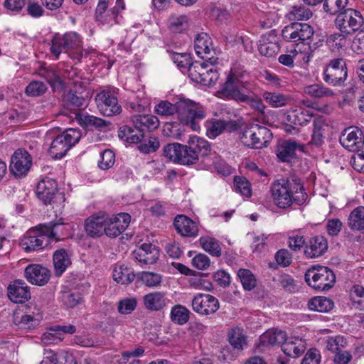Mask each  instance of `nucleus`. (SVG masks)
I'll list each match as a JSON object with an SVG mask.
<instances>
[{"instance_id":"obj_1","label":"nucleus","mask_w":364,"mask_h":364,"mask_svg":"<svg viewBox=\"0 0 364 364\" xmlns=\"http://www.w3.org/2000/svg\"><path fill=\"white\" fill-rule=\"evenodd\" d=\"M154 110L158 114L165 117L176 113L180 122L193 131L200 129L199 122L205 117L204 108L189 100H180L175 105L168 101H161L156 105Z\"/></svg>"},{"instance_id":"obj_2","label":"nucleus","mask_w":364,"mask_h":364,"mask_svg":"<svg viewBox=\"0 0 364 364\" xmlns=\"http://www.w3.org/2000/svg\"><path fill=\"white\" fill-rule=\"evenodd\" d=\"M273 203L279 208H287L293 203L304 204L308 195L299 178L281 179L274 181L270 187Z\"/></svg>"},{"instance_id":"obj_3","label":"nucleus","mask_w":364,"mask_h":364,"mask_svg":"<svg viewBox=\"0 0 364 364\" xmlns=\"http://www.w3.org/2000/svg\"><path fill=\"white\" fill-rule=\"evenodd\" d=\"M65 227L63 222H50L40 224L30 230L21 239L20 245L26 252L38 251L47 247L52 241L59 240L63 235Z\"/></svg>"},{"instance_id":"obj_4","label":"nucleus","mask_w":364,"mask_h":364,"mask_svg":"<svg viewBox=\"0 0 364 364\" xmlns=\"http://www.w3.org/2000/svg\"><path fill=\"white\" fill-rule=\"evenodd\" d=\"M272 139V133L266 127L257 124L247 125L241 136L242 143L252 149H262Z\"/></svg>"},{"instance_id":"obj_5","label":"nucleus","mask_w":364,"mask_h":364,"mask_svg":"<svg viewBox=\"0 0 364 364\" xmlns=\"http://www.w3.org/2000/svg\"><path fill=\"white\" fill-rule=\"evenodd\" d=\"M305 281L315 290L327 291L336 282V276L328 267L323 266L313 267L306 271Z\"/></svg>"},{"instance_id":"obj_6","label":"nucleus","mask_w":364,"mask_h":364,"mask_svg":"<svg viewBox=\"0 0 364 364\" xmlns=\"http://www.w3.org/2000/svg\"><path fill=\"white\" fill-rule=\"evenodd\" d=\"M208 141L200 137L191 136L187 145L181 144L178 164L191 166L198 160L199 154H205Z\"/></svg>"},{"instance_id":"obj_7","label":"nucleus","mask_w":364,"mask_h":364,"mask_svg":"<svg viewBox=\"0 0 364 364\" xmlns=\"http://www.w3.org/2000/svg\"><path fill=\"white\" fill-rule=\"evenodd\" d=\"M81 133L75 129H68L58 135L52 141L49 154L53 159H61L80 140Z\"/></svg>"},{"instance_id":"obj_8","label":"nucleus","mask_w":364,"mask_h":364,"mask_svg":"<svg viewBox=\"0 0 364 364\" xmlns=\"http://www.w3.org/2000/svg\"><path fill=\"white\" fill-rule=\"evenodd\" d=\"M314 36V28L308 23H291L282 31L284 41L291 43H306L311 48Z\"/></svg>"},{"instance_id":"obj_9","label":"nucleus","mask_w":364,"mask_h":364,"mask_svg":"<svg viewBox=\"0 0 364 364\" xmlns=\"http://www.w3.org/2000/svg\"><path fill=\"white\" fill-rule=\"evenodd\" d=\"M348 77L346 61L342 58H334L329 61L323 73L324 82L332 86H340Z\"/></svg>"},{"instance_id":"obj_10","label":"nucleus","mask_w":364,"mask_h":364,"mask_svg":"<svg viewBox=\"0 0 364 364\" xmlns=\"http://www.w3.org/2000/svg\"><path fill=\"white\" fill-rule=\"evenodd\" d=\"M336 25L341 32L350 34L363 27L364 18L360 11L348 9L338 14L336 18Z\"/></svg>"},{"instance_id":"obj_11","label":"nucleus","mask_w":364,"mask_h":364,"mask_svg":"<svg viewBox=\"0 0 364 364\" xmlns=\"http://www.w3.org/2000/svg\"><path fill=\"white\" fill-rule=\"evenodd\" d=\"M247 90L245 82L232 70L226 78V81L221 85L219 92L227 99H232L236 101L246 100Z\"/></svg>"},{"instance_id":"obj_12","label":"nucleus","mask_w":364,"mask_h":364,"mask_svg":"<svg viewBox=\"0 0 364 364\" xmlns=\"http://www.w3.org/2000/svg\"><path fill=\"white\" fill-rule=\"evenodd\" d=\"M117 89L112 88L101 91L97 94L95 101L99 111L103 115L110 117L118 114L122 107L117 97Z\"/></svg>"},{"instance_id":"obj_13","label":"nucleus","mask_w":364,"mask_h":364,"mask_svg":"<svg viewBox=\"0 0 364 364\" xmlns=\"http://www.w3.org/2000/svg\"><path fill=\"white\" fill-rule=\"evenodd\" d=\"M194 48L197 55L203 60L212 65L217 63L218 58L213 47L212 40L206 33H200L196 36Z\"/></svg>"},{"instance_id":"obj_14","label":"nucleus","mask_w":364,"mask_h":364,"mask_svg":"<svg viewBox=\"0 0 364 364\" xmlns=\"http://www.w3.org/2000/svg\"><path fill=\"white\" fill-rule=\"evenodd\" d=\"M220 307L217 298L207 294H198L192 300L193 310L197 314L206 316L215 313Z\"/></svg>"},{"instance_id":"obj_15","label":"nucleus","mask_w":364,"mask_h":364,"mask_svg":"<svg viewBox=\"0 0 364 364\" xmlns=\"http://www.w3.org/2000/svg\"><path fill=\"white\" fill-rule=\"evenodd\" d=\"M31 164L32 159L28 151L18 149L11 156L9 168L16 177L21 178L28 173Z\"/></svg>"},{"instance_id":"obj_16","label":"nucleus","mask_w":364,"mask_h":364,"mask_svg":"<svg viewBox=\"0 0 364 364\" xmlns=\"http://www.w3.org/2000/svg\"><path fill=\"white\" fill-rule=\"evenodd\" d=\"M131 216L128 213H122L109 217L107 214L105 223V235L110 237L119 236L128 227Z\"/></svg>"},{"instance_id":"obj_17","label":"nucleus","mask_w":364,"mask_h":364,"mask_svg":"<svg viewBox=\"0 0 364 364\" xmlns=\"http://www.w3.org/2000/svg\"><path fill=\"white\" fill-rule=\"evenodd\" d=\"M340 142L350 151H359L364 144L363 133L357 127H348L343 132L340 137Z\"/></svg>"},{"instance_id":"obj_18","label":"nucleus","mask_w":364,"mask_h":364,"mask_svg":"<svg viewBox=\"0 0 364 364\" xmlns=\"http://www.w3.org/2000/svg\"><path fill=\"white\" fill-rule=\"evenodd\" d=\"M26 279L32 284L43 286L47 284L50 277V271L38 264L28 265L24 270Z\"/></svg>"},{"instance_id":"obj_19","label":"nucleus","mask_w":364,"mask_h":364,"mask_svg":"<svg viewBox=\"0 0 364 364\" xmlns=\"http://www.w3.org/2000/svg\"><path fill=\"white\" fill-rule=\"evenodd\" d=\"M9 299L14 303H23L31 298L29 287L26 282L17 279L11 283L7 288Z\"/></svg>"},{"instance_id":"obj_20","label":"nucleus","mask_w":364,"mask_h":364,"mask_svg":"<svg viewBox=\"0 0 364 364\" xmlns=\"http://www.w3.org/2000/svg\"><path fill=\"white\" fill-rule=\"evenodd\" d=\"M328 247V241L324 237L314 236L306 240L304 253L307 258H316L323 255Z\"/></svg>"},{"instance_id":"obj_21","label":"nucleus","mask_w":364,"mask_h":364,"mask_svg":"<svg viewBox=\"0 0 364 364\" xmlns=\"http://www.w3.org/2000/svg\"><path fill=\"white\" fill-rule=\"evenodd\" d=\"M133 255L141 264H152L158 259L159 251L151 243H143L133 252Z\"/></svg>"},{"instance_id":"obj_22","label":"nucleus","mask_w":364,"mask_h":364,"mask_svg":"<svg viewBox=\"0 0 364 364\" xmlns=\"http://www.w3.org/2000/svg\"><path fill=\"white\" fill-rule=\"evenodd\" d=\"M107 214H94L86 219L85 223V231L90 236L97 237L105 234V223Z\"/></svg>"},{"instance_id":"obj_23","label":"nucleus","mask_w":364,"mask_h":364,"mask_svg":"<svg viewBox=\"0 0 364 364\" xmlns=\"http://www.w3.org/2000/svg\"><path fill=\"white\" fill-rule=\"evenodd\" d=\"M173 225L178 233L183 237H195L198 234L197 223L184 215H177Z\"/></svg>"},{"instance_id":"obj_24","label":"nucleus","mask_w":364,"mask_h":364,"mask_svg":"<svg viewBox=\"0 0 364 364\" xmlns=\"http://www.w3.org/2000/svg\"><path fill=\"white\" fill-rule=\"evenodd\" d=\"M56 192L57 183L50 178L42 179L36 186V195L45 205L52 202Z\"/></svg>"},{"instance_id":"obj_25","label":"nucleus","mask_w":364,"mask_h":364,"mask_svg":"<svg viewBox=\"0 0 364 364\" xmlns=\"http://www.w3.org/2000/svg\"><path fill=\"white\" fill-rule=\"evenodd\" d=\"M108 4L109 0H99L95 11V20L102 24L112 25L117 22L118 9H107Z\"/></svg>"},{"instance_id":"obj_26","label":"nucleus","mask_w":364,"mask_h":364,"mask_svg":"<svg viewBox=\"0 0 364 364\" xmlns=\"http://www.w3.org/2000/svg\"><path fill=\"white\" fill-rule=\"evenodd\" d=\"M306 348L304 340L298 337L287 338L282 344V351L287 355L294 358L301 355Z\"/></svg>"},{"instance_id":"obj_27","label":"nucleus","mask_w":364,"mask_h":364,"mask_svg":"<svg viewBox=\"0 0 364 364\" xmlns=\"http://www.w3.org/2000/svg\"><path fill=\"white\" fill-rule=\"evenodd\" d=\"M144 308L150 311H159L166 305L167 298L164 292L154 291L143 296Z\"/></svg>"},{"instance_id":"obj_28","label":"nucleus","mask_w":364,"mask_h":364,"mask_svg":"<svg viewBox=\"0 0 364 364\" xmlns=\"http://www.w3.org/2000/svg\"><path fill=\"white\" fill-rule=\"evenodd\" d=\"M303 145L293 140H285L279 143L276 154L282 161H289L295 156V151H303Z\"/></svg>"},{"instance_id":"obj_29","label":"nucleus","mask_w":364,"mask_h":364,"mask_svg":"<svg viewBox=\"0 0 364 364\" xmlns=\"http://www.w3.org/2000/svg\"><path fill=\"white\" fill-rule=\"evenodd\" d=\"M134 127L142 133L146 131L153 132L159 126L157 117L151 114H137L132 117Z\"/></svg>"},{"instance_id":"obj_30","label":"nucleus","mask_w":364,"mask_h":364,"mask_svg":"<svg viewBox=\"0 0 364 364\" xmlns=\"http://www.w3.org/2000/svg\"><path fill=\"white\" fill-rule=\"evenodd\" d=\"M40 364H77L75 357L68 352L60 350L55 353L47 350Z\"/></svg>"},{"instance_id":"obj_31","label":"nucleus","mask_w":364,"mask_h":364,"mask_svg":"<svg viewBox=\"0 0 364 364\" xmlns=\"http://www.w3.org/2000/svg\"><path fill=\"white\" fill-rule=\"evenodd\" d=\"M208 64L209 63L204 60L203 63L196 62L191 64L188 68L189 77L191 79L203 85H208V82H205L208 79Z\"/></svg>"},{"instance_id":"obj_32","label":"nucleus","mask_w":364,"mask_h":364,"mask_svg":"<svg viewBox=\"0 0 364 364\" xmlns=\"http://www.w3.org/2000/svg\"><path fill=\"white\" fill-rule=\"evenodd\" d=\"M42 319L41 314L37 312H26L21 316L16 315L14 317V323L19 328L25 330H31L37 327Z\"/></svg>"},{"instance_id":"obj_33","label":"nucleus","mask_w":364,"mask_h":364,"mask_svg":"<svg viewBox=\"0 0 364 364\" xmlns=\"http://www.w3.org/2000/svg\"><path fill=\"white\" fill-rule=\"evenodd\" d=\"M53 260L58 276L61 275L71 264L70 256L64 249L56 250L53 254Z\"/></svg>"},{"instance_id":"obj_34","label":"nucleus","mask_w":364,"mask_h":364,"mask_svg":"<svg viewBox=\"0 0 364 364\" xmlns=\"http://www.w3.org/2000/svg\"><path fill=\"white\" fill-rule=\"evenodd\" d=\"M232 123L230 119H212L206 122V134L209 138L214 139L223 132L227 127Z\"/></svg>"},{"instance_id":"obj_35","label":"nucleus","mask_w":364,"mask_h":364,"mask_svg":"<svg viewBox=\"0 0 364 364\" xmlns=\"http://www.w3.org/2000/svg\"><path fill=\"white\" fill-rule=\"evenodd\" d=\"M286 333L282 330L273 329L267 331L259 338L263 346H274L282 344L285 341Z\"/></svg>"},{"instance_id":"obj_36","label":"nucleus","mask_w":364,"mask_h":364,"mask_svg":"<svg viewBox=\"0 0 364 364\" xmlns=\"http://www.w3.org/2000/svg\"><path fill=\"white\" fill-rule=\"evenodd\" d=\"M228 341L233 348L243 350L247 348V338L242 328L234 327L228 332Z\"/></svg>"},{"instance_id":"obj_37","label":"nucleus","mask_w":364,"mask_h":364,"mask_svg":"<svg viewBox=\"0 0 364 364\" xmlns=\"http://www.w3.org/2000/svg\"><path fill=\"white\" fill-rule=\"evenodd\" d=\"M118 136L120 139L130 144L139 143L144 138V134L140 130H137L135 127L134 129L127 125L119 128Z\"/></svg>"},{"instance_id":"obj_38","label":"nucleus","mask_w":364,"mask_h":364,"mask_svg":"<svg viewBox=\"0 0 364 364\" xmlns=\"http://www.w3.org/2000/svg\"><path fill=\"white\" fill-rule=\"evenodd\" d=\"M304 92L314 98H328L335 95L332 90L319 84H313L304 87Z\"/></svg>"},{"instance_id":"obj_39","label":"nucleus","mask_w":364,"mask_h":364,"mask_svg":"<svg viewBox=\"0 0 364 364\" xmlns=\"http://www.w3.org/2000/svg\"><path fill=\"white\" fill-rule=\"evenodd\" d=\"M348 225L353 230L364 229V206L354 208L348 218Z\"/></svg>"},{"instance_id":"obj_40","label":"nucleus","mask_w":364,"mask_h":364,"mask_svg":"<svg viewBox=\"0 0 364 364\" xmlns=\"http://www.w3.org/2000/svg\"><path fill=\"white\" fill-rule=\"evenodd\" d=\"M112 277L117 283L126 285L134 279L135 274L127 267L117 265L114 268Z\"/></svg>"},{"instance_id":"obj_41","label":"nucleus","mask_w":364,"mask_h":364,"mask_svg":"<svg viewBox=\"0 0 364 364\" xmlns=\"http://www.w3.org/2000/svg\"><path fill=\"white\" fill-rule=\"evenodd\" d=\"M333 302L323 296H316L308 303L310 310L318 312H328L333 308Z\"/></svg>"},{"instance_id":"obj_42","label":"nucleus","mask_w":364,"mask_h":364,"mask_svg":"<svg viewBox=\"0 0 364 364\" xmlns=\"http://www.w3.org/2000/svg\"><path fill=\"white\" fill-rule=\"evenodd\" d=\"M199 242L202 248L210 255L215 257H220L222 255L221 247L218 241L211 237H201Z\"/></svg>"},{"instance_id":"obj_43","label":"nucleus","mask_w":364,"mask_h":364,"mask_svg":"<svg viewBox=\"0 0 364 364\" xmlns=\"http://www.w3.org/2000/svg\"><path fill=\"white\" fill-rule=\"evenodd\" d=\"M78 121L81 126L87 129L102 128L108 126L109 123L105 120L87 114H82L78 117Z\"/></svg>"},{"instance_id":"obj_44","label":"nucleus","mask_w":364,"mask_h":364,"mask_svg":"<svg viewBox=\"0 0 364 364\" xmlns=\"http://www.w3.org/2000/svg\"><path fill=\"white\" fill-rule=\"evenodd\" d=\"M168 27L172 32L181 33L188 27V20L185 15H171L168 21Z\"/></svg>"},{"instance_id":"obj_45","label":"nucleus","mask_w":364,"mask_h":364,"mask_svg":"<svg viewBox=\"0 0 364 364\" xmlns=\"http://www.w3.org/2000/svg\"><path fill=\"white\" fill-rule=\"evenodd\" d=\"M262 97L272 107L285 106L289 101L287 95L276 92L265 91L262 93Z\"/></svg>"},{"instance_id":"obj_46","label":"nucleus","mask_w":364,"mask_h":364,"mask_svg":"<svg viewBox=\"0 0 364 364\" xmlns=\"http://www.w3.org/2000/svg\"><path fill=\"white\" fill-rule=\"evenodd\" d=\"M326 44L332 51H339L348 44L347 34L345 33L331 34L327 38Z\"/></svg>"},{"instance_id":"obj_47","label":"nucleus","mask_w":364,"mask_h":364,"mask_svg":"<svg viewBox=\"0 0 364 364\" xmlns=\"http://www.w3.org/2000/svg\"><path fill=\"white\" fill-rule=\"evenodd\" d=\"M190 311L182 305H176L171 311L172 321L178 325H184L189 320Z\"/></svg>"},{"instance_id":"obj_48","label":"nucleus","mask_w":364,"mask_h":364,"mask_svg":"<svg viewBox=\"0 0 364 364\" xmlns=\"http://www.w3.org/2000/svg\"><path fill=\"white\" fill-rule=\"evenodd\" d=\"M314 129L311 136V140L309 144L311 145H315L319 146L322 144L323 139V128L325 125L324 121L321 117H315L314 119Z\"/></svg>"},{"instance_id":"obj_49","label":"nucleus","mask_w":364,"mask_h":364,"mask_svg":"<svg viewBox=\"0 0 364 364\" xmlns=\"http://www.w3.org/2000/svg\"><path fill=\"white\" fill-rule=\"evenodd\" d=\"M350 299L354 308L364 310V288L362 286L355 285L351 288Z\"/></svg>"},{"instance_id":"obj_50","label":"nucleus","mask_w":364,"mask_h":364,"mask_svg":"<svg viewBox=\"0 0 364 364\" xmlns=\"http://www.w3.org/2000/svg\"><path fill=\"white\" fill-rule=\"evenodd\" d=\"M312 14V11L306 6L296 5L289 11V18L292 21H304L309 19Z\"/></svg>"},{"instance_id":"obj_51","label":"nucleus","mask_w":364,"mask_h":364,"mask_svg":"<svg viewBox=\"0 0 364 364\" xmlns=\"http://www.w3.org/2000/svg\"><path fill=\"white\" fill-rule=\"evenodd\" d=\"M69 51L63 35L56 34L51 41V53L58 59L62 53H68Z\"/></svg>"},{"instance_id":"obj_52","label":"nucleus","mask_w":364,"mask_h":364,"mask_svg":"<svg viewBox=\"0 0 364 364\" xmlns=\"http://www.w3.org/2000/svg\"><path fill=\"white\" fill-rule=\"evenodd\" d=\"M289 117L295 125L305 126L311 122L314 115L309 110L299 109L292 112Z\"/></svg>"},{"instance_id":"obj_53","label":"nucleus","mask_w":364,"mask_h":364,"mask_svg":"<svg viewBox=\"0 0 364 364\" xmlns=\"http://www.w3.org/2000/svg\"><path fill=\"white\" fill-rule=\"evenodd\" d=\"M237 276L245 290L250 291L256 287V278L250 270L240 269L237 272Z\"/></svg>"},{"instance_id":"obj_54","label":"nucleus","mask_w":364,"mask_h":364,"mask_svg":"<svg viewBox=\"0 0 364 364\" xmlns=\"http://www.w3.org/2000/svg\"><path fill=\"white\" fill-rule=\"evenodd\" d=\"M201 156V168L210 171H214L216 162L219 159V155L215 152L210 150V144H208V150L205 154H200Z\"/></svg>"},{"instance_id":"obj_55","label":"nucleus","mask_w":364,"mask_h":364,"mask_svg":"<svg viewBox=\"0 0 364 364\" xmlns=\"http://www.w3.org/2000/svg\"><path fill=\"white\" fill-rule=\"evenodd\" d=\"M38 74L41 77H43L46 81L52 86H55L56 84L60 82L59 75L51 67L42 66L39 69Z\"/></svg>"},{"instance_id":"obj_56","label":"nucleus","mask_w":364,"mask_h":364,"mask_svg":"<svg viewBox=\"0 0 364 364\" xmlns=\"http://www.w3.org/2000/svg\"><path fill=\"white\" fill-rule=\"evenodd\" d=\"M61 299L66 306L72 308L81 302L82 296L77 291L65 290L62 292Z\"/></svg>"},{"instance_id":"obj_57","label":"nucleus","mask_w":364,"mask_h":364,"mask_svg":"<svg viewBox=\"0 0 364 364\" xmlns=\"http://www.w3.org/2000/svg\"><path fill=\"white\" fill-rule=\"evenodd\" d=\"M138 146V149L143 154H151L155 152L160 146L159 141L157 138L150 136L148 139L141 140Z\"/></svg>"},{"instance_id":"obj_58","label":"nucleus","mask_w":364,"mask_h":364,"mask_svg":"<svg viewBox=\"0 0 364 364\" xmlns=\"http://www.w3.org/2000/svg\"><path fill=\"white\" fill-rule=\"evenodd\" d=\"M47 89L46 85L43 82L33 80L26 86L25 93L28 96L38 97L44 94Z\"/></svg>"},{"instance_id":"obj_59","label":"nucleus","mask_w":364,"mask_h":364,"mask_svg":"<svg viewBox=\"0 0 364 364\" xmlns=\"http://www.w3.org/2000/svg\"><path fill=\"white\" fill-rule=\"evenodd\" d=\"M180 148L181 144H168L166 145L163 149L164 155L169 161L175 164H178L180 157Z\"/></svg>"},{"instance_id":"obj_60","label":"nucleus","mask_w":364,"mask_h":364,"mask_svg":"<svg viewBox=\"0 0 364 364\" xmlns=\"http://www.w3.org/2000/svg\"><path fill=\"white\" fill-rule=\"evenodd\" d=\"M346 343V340L341 336H328L325 340L326 348L333 353H336Z\"/></svg>"},{"instance_id":"obj_61","label":"nucleus","mask_w":364,"mask_h":364,"mask_svg":"<svg viewBox=\"0 0 364 364\" xmlns=\"http://www.w3.org/2000/svg\"><path fill=\"white\" fill-rule=\"evenodd\" d=\"M65 102L70 109L87 106V100L76 92H69L65 96Z\"/></svg>"},{"instance_id":"obj_62","label":"nucleus","mask_w":364,"mask_h":364,"mask_svg":"<svg viewBox=\"0 0 364 364\" xmlns=\"http://www.w3.org/2000/svg\"><path fill=\"white\" fill-rule=\"evenodd\" d=\"M259 51L264 56L272 57L279 51V46L277 43L267 42L264 38L259 41Z\"/></svg>"},{"instance_id":"obj_63","label":"nucleus","mask_w":364,"mask_h":364,"mask_svg":"<svg viewBox=\"0 0 364 364\" xmlns=\"http://www.w3.org/2000/svg\"><path fill=\"white\" fill-rule=\"evenodd\" d=\"M63 37L70 50L80 51L82 42L80 36L76 32L65 33Z\"/></svg>"},{"instance_id":"obj_64","label":"nucleus","mask_w":364,"mask_h":364,"mask_svg":"<svg viewBox=\"0 0 364 364\" xmlns=\"http://www.w3.org/2000/svg\"><path fill=\"white\" fill-rule=\"evenodd\" d=\"M114 153L109 149H105L101 152L100 160L98 161V166L100 169L107 170L114 165Z\"/></svg>"}]
</instances>
